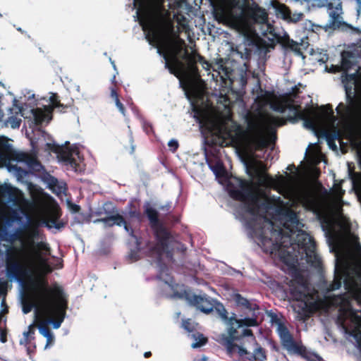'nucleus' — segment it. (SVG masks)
Listing matches in <instances>:
<instances>
[{"mask_svg": "<svg viewBox=\"0 0 361 361\" xmlns=\"http://www.w3.org/2000/svg\"><path fill=\"white\" fill-rule=\"evenodd\" d=\"M42 238L37 227L31 228L27 232L25 244L21 247L11 245L6 249L4 266L6 280L0 279V294L6 293L8 283L16 281L23 286L25 298L29 300V286L31 281L42 279L34 277L36 267L42 266L47 272L52 271L48 264L51 247Z\"/></svg>", "mask_w": 361, "mask_h": 361, "instance_id": "1", "label": "nucleus"}, {"mask_svg": "<svg viewBox=\"0 0 361 361\" xmlns=\"http://www.w3.org/2000/svg\"><path fill=\"white\" fill-rule=\"evenodd\" d=\"M164 0H132L133 16L138 21L150 44L169 47V43L174 35L173 24L166 18Z\"/></svg>", "mask_w": 361, "mask_h": 361, "instance_id": "2", "label": "nucleus"}, {"mask_svg": "<svg viewBox=\"0 0 361 361\" xmlns=\"http://www.w3.org/2000/svg\"><path fill=\"white\" fill-rule=\"evenodd\" d=\"M28 298L32 305H39L49 317L47 322L51 324L54 329L61 326L68 306L61 287L51 288L45 279L33 280L29 286Z\"/></svg>", "mask_w": 361, "mask_h": 361, "instance_id": "3", "label": "nucleus"}, {"mask_svg": "<svg viewBox=\"0 0 361 361\" xmlns=\"http://www.w3.org/2000/svg\"><path fill=\"white\" fill-rule=\"evenodd\" d=\"M258 245L266 254L278 255L280 259L286 264H293L298 260V254L295 249L302 250V252L310 249H316V243L314 238L305 231H299L293 242L290 245H285V241H274L271 237L267 235V231L260 227L258 232Z\"/></svg>", "mask_w": 361, "mask_h": 361, "instance_id": "4", "label": "nucleus"}, {"mask_svg": "<svg viewBox=\"0 0 361 361\" xmlns=\"http://www.w3.org/2000/svg\"><path fill=\"white\" fill-rule=\"evenodd\" d=\"M228 192L231 198L243 202L246 212L253 216L261 210L267 212L273 207V202L269 198L260 202L259 191L251 180L233 178L228 184Z\"/></svg>", "mask_w": 361, "mask_h": 361, "instance_id": "5", "label": "nucleus"}, {"mask_svg": "<svg viewBox=\"0 0 361 361\" xmlns=\"http://www.w3.org/2000/svg\"><path fill=\"white\" fill-rule=\"evenodd\" d=\"M361 42L348 44L343 50L344 90H361Z\"/></svg>", "mask_w": 361, "mask_h": 361, "instance_id": "6", "label": "nucleus"}, {"mask_svg": "<svg viewBox=\"0 0 361 361\" xmlns=\"http://www.w3.org/2000/svg\"><path fill=\"white\" fill-rule=\"evenodd\" d=\"M144 212L157 240L154 250L159 257L166 255V258L171 261L173 256L172 243L174 238L171 231L160 221L159 212L154 208L151 207L149 203L145 205Z\"/></svg>", "mask_w": 361, "mask_h": 361, "instance_id": "7", "label": "nucleus"}, {"mask_svg": "<svg viewBox=\"0 0 361 361\" xmlns=\"http://www.w3.org/2000/svg\"><path fill=\"white\" fill-rule=\"evenodd\" d=\"M259 314V312H251L248 315H244L242 319H238L235 313L232 314L229 318L228 327L226 329V343L229 350L234 347L232 344L233 340H240L245 337L250 338L251 341L255 340V336L251 329L240 330V329L243 326H257L259 325L257 322Z\"/></svg>", "mask_w": 361, "mask_h": 361, "instance_id": "8", "label": "nucleus"}, {"mask_svg": "<svg viewBox=\"0 0 361 361\" xmlns=\"http://www.w3.org/2000/svg\"><path fill=\"white\" fill-rule=\"evenodd\" d=\"M302 92H286L281 97L274 99L270 107L274 111L284 113L287 110L293 114V117L290 119H300L304 121V125L307 128L313 129L316 126L314 118L310 116V113L305 110H302L300 104L295 103L292 97H295Z\"/></svg>", "mask_w": 361, "mask_h": 361, "instance_id": "9", "label": "nucleus"}, {"mask_svg": "<svg viewBox=\"0 0 361 361\" xmlns=\"http://www.w3.org/2000/svg\"><path fill=\"white\" fill-rule=\"evenodd\" d=\"M4 192L8 199L16 208L0 206V227L10 226L15 221H20V214H25L27 201L21 190L16 188L7 187Z\"/></svg>", "mask_w": 361, "mask_h": 361, "instance_id": "10", "label": "nucleus"}, {"mask_svg": "<svg viewBox=\"0 0 361 361\" xmlns=\"http://www.w3.org/2000/svg\"><path fill=\"white\" fill-rule=\"evenodd\" d=\"M208 70L212 69L216 73V77L220 76L221 79H228L231 83H238L242 89L247 88L248 90H263L260 85L259 78L254 74L241 72L239 78H235L233 71L227 66L223 59H219L214 64H208Z\"/></svg>", "mask_w": 361, "mask_h": 361, "instance_id": "11", "label": "nucleus"}, {"mask_svg": "<svg viewBox=\"0 0 361 361\" xmlns=\"http://www.w3.org/2000/svg\"><path fill=\"white\" fill-rule=\"evenodd\" d=\"M277 332L284 348L289 353L299 355L302 357H307L306 348L294 340L292 334L284 323L279 324L277 326Z\"/></svg>", "mask_w": 361, "mask_h": 361, "instance_id": "12", "label": "nucleus"}, {"mask_svg": "<svg viewBox=\"0 0 361 361\" xmlns=\"http://www.w3.org/2000/svg\"><path fill=\"white\" fill-rule=\"evenodd\" d=\"M248 126L250 132L248 138L249 146L255 151H259L267 148L270 145V142L264 133L263 128L257 123H250Z\"/></svg>", "mask_w": 361, "mask_h": 361, "instance_id": "13", "label": "nucleus"}, {"mask_svg": "<svg viewBox=\"0 0 361 361\" xmlns=\"http://www.w3.org/2000/svg\"><path fill=\"white\" fill-rule=\"evenodd\" d=\"M329 15V22L325 25V29L336 30V29H345L346 27L352 28L343 21L341 3L338 1L334 6L332 3H329L327 5Z\"/></svg>", "mask_w": 361, "mask_h": 361, "instance_id": "14", "label": "nucleus"}, {"mask_svg": "<svg viewBox=\"0 0 361 361\" xmlns=\"http://www.w3.org/2000/svg\"><path fill=\"white\" fill-rule=\"evenodd\" d=\"M267 49H259L257 45H252L250 47H246L245 45H240L235 49H232V56L235 58H240L243 60L248 61L256 60L257 57L264 59L267 55Z\"/></svg>", "mask_w": 361, "mask_h": 361, "instance_id": "15", "label": "nucleus"}, {"mask_svg": "<svg viewBox=\"0 0 361 361\" xmlns=\"http://www.w3.org/2000/svg\"><path fill=\"white\" fill-rule=\"evenodd\" d=\"M357 312V310L352 307L351 309L348 310L345 314H343V317L338 316L337 318L338 323L345 331V332L353 336L356 339L357 342L358 336H356L354 334L361 333V331H360L357 326L350 329V328L345 323L346 321L349 319L352 323L357 326L360 325L361 324V316L359 315Z\"/></svg>", "mask_w": 361, "mask_h": 361, "instance_id": "16", "label": "nucleus"}, {"mask_svg": "<svg viewBox=\"0 0 361 361\" xmlns=\"http://www.w3.org/2000/svg\"><path fill=\"white\" fill-rule=\"evenodd\" d=\"M250 16L254 22L260 26L259 34L264 37H267L269 34L273 35L274 27L268 23L267 13L264 9L255 6L251 9Z\"/></svg>", "mask_w": 361, "mask_h": 361, "instance_id": "17", "label": "nucleus"}, {"mask_svg": "<svg viewBox=\"0 0 361 361\" xmlns=\"http://www.w3.org/2000/svg\"><path fill=\"white\" fill-rule=\"evenodd\" d=\"M214 12L224 19L233 17V9L238 4V0H209Z\"/></svg>", "mask_w": 361, "mask_h": 361, "instance_id": "18", "label": "nucleus"}, {"mask_svg": "<svg viewBox=\"0 0 361 361\" xmlns=\"http://www.w3.org/2000/svg\"><path fill=\"white\" fill-rule=\"evenodd\" d=\"M185 97L193 101L191 102L193 111L200 117L204 118L206 116V111L204 109V98L208 97L209 92H184ZM209 99L207 98L206 102Z\"/></svg>", "mask_w": 361, "mask_h": 361, "instance_id": "19", "label": "nucleus"}, {"mask_svg": "<svg viewBox=\"0 0 361 361\" xmlns=\"http://www.w3.org/2000/svg\"><path fill=\"white\" fill-rule=\"evenodd\" d=\"M271 4L275 9L276 16L288 22L296 23L302 17V13H300L291 14L290 11L286 5L279 3L276 0L272 1Z\"/></svg>", "mask_w": 361, "mask_h": 361, "instance_id": "20", "label": "nucleus"}, {"mask_svg": "<svg viewBox=\"0 0 361 361\" xmlns=\"http://www.w3.org/2000/svg\"><path fill=\"white\" fill-rule=\"evenodd\" d=\"M233 300L242 312V314H240V317L248 315L251 312H259V307L258 305L251 302L240 293H234L233 295Z\"/></svg>", "mask_w": 361, "mask_h": 361, "instance_id": "21", "label": "nucleus"}, {"mask_svg": "<svg viewBox=\"0 0 361 361\" xmlns=\"http://www.w3.org/2000/svg\"><path fill=\"white\" fill-rule=\"evenodd\" d=\"M226 338H227V334H222L221 336L220 343L222 345H224L225 347V348L226 349L227 353L229 355H233L235 353H238L240 356H243V355L250 354V353L247 350V349L243 347V345L245 344V343H244L245 338H240V340H233L232 341V344L234 345V347H233V349H231V350H229L228 349V345H226Z\"/></svg>", "mask_w": 361, "mask_h": 361, "instance_id": "22", "label": "nucleus"}, {"mask_svg": "<svg viewBox=\"0 0 361 361\" xmlns=\"http://www.w3.org/2000/svg\"><path fill=\"white\" fill-rule=\"evenodd\" d=\"M314 304L305 300L298 302L293 305L294 311L298 314L300 319L305 320L310 317L312 313V307Z\"/></svg>", "mask_w": 361, "mask_h": 361, "instance_id": "23", "label": "nucleus"}, {"mask_svg": "<svg viewBox=\"0 0 361 361\" xmlns=\"http://www.w3.org/2000/svg\"><path fill=\"white\" fill-rule=\"evenodd\" d=\"M109 220H113V224H114V226H123L125 231L128 233L132 238L136 240H138L137 235L135 234L134 229L123 215L116 212L113 215H111V219Z\"/></svg>", "mask_w": 361, "mask_h": 361, "instance_id": "24", "label": "nucleus"}, {"mask_svg": "<svg viewBox=\"0 0 361 361\" xmlns=\"http://www.w3.org/2000/svg\"><path fill=\"white\" fill-rule=\"evenodd\" d=\"M334 300L339 306V314L338 316L343 317V314H345L348 310L353 307L350 299L348 293L339 294L334 297Z\"/></svg>", "mask_w": 361, "mask_h": 361, "instance_id": "25", "label": "nucleus"}, {"mask_svg": "<svg viewBox=\"0 0 361 361\" xmlns=\"http://www.w3.org/2000/svg\"><path fill=\"white\" fill-rule=\"evenodd\" d=\"M126 209L129 219H135L138 223L142 221L143 216L140 211V203L136 200H130L126 206Z\"/></svg>", "mask_w": 361, "mask_h": 361, "instance_id": "26", "label": "nucleus"}, {"mask_svg": "<svg viewBox=\"0 0 361 361\" xmlns=\"http://www.w3.org/2000/svg\"><path fill=\"white\" fill-rule=\"evenodd\" d=\"M191 303L206 314L213 310V306L209 301L200 295H194L191 299Z\"/></svg>", "mask_w": 361, "mask_h": 361, "instance_id": "27", "label": "nucleus"}, {"mask_svg": "<svg viewBox=\"0 0 361 361\" xmlns=\"http://www.w3.org/2000/svg\"><path fill=\"white\" fill-rule=\"evenodd\" d=\"M323 135L325 137L327 144L331 148L334 149H337L335 141L342 139V133L340 130L334 127L331 130H324Z\"/></svg>", "mask_w": 361, "mask_h": 361, "instance_id": "28", "label": "nucleus"}, {"mask_svg": "<svg viewBox=\"0 0 361 361\" xmlns=\"http://www.w3.org/2000/svg\"><path fill=\"white\" fill-rule=\"evenodd\" d=\"M61 216V213L59 209H56L51 211L49 216L45 221L46 226L49 228L54 227L57 229H61V228H63L65 226V224L62 221H59Z\"/></svg>", "mask_w": 361, "mask_h": 361, "instance_id": "29", "label": "nucleus"}, {"mask_svg": "<svg viewBox=\"0 0 361 361\" xmlns=\"http://www.w3.org/2000/svg\"><path fill=\"white\" fill-rule=\"evenodd\" d=\"M284 47L290 49L293 51H294L297 55H302L301 49H307L308 47V43L305 42L304 40H301V43L298 44V42L293 41V39H290L289 38L284 39L283 41Z\"/></svg>", "mask_w": 361, "mask_h": 361, "instance_id": "30", "label": "nucleus"}, {"mask_svg": "<svg viewBox=\"0 0 361 361\" xmlns=\"http://www.w3.org/2000/svg\"><path fill=\"white\" fill-rule=\"evenodd\" d=\"M255 346L252 354L249 358L252 361H266L267 359V352L256 341H252Z\"/></svg>", "mask_w": 361, "mask_h": 361, "instance_id": "31", "label": "nucleus"}, {"mask_svg": "<svg viewBox=\"0 0 361 361\" xmlns=\"http://www.w3.org/2000/svg\"><path fill=\"white\" fill-rule=\"evenodd\" d=\"M57 157L62 161L66 162L71 166H76V161L73 157V153L71 149H65L63 147L61 148V150L57 154Z\"/></svg>", "mask_w": 361, "mask_h": 361, "instance_id": "32", "label": "nucleus"}, {"mask_svg": "<svg viewBox=\"0 0 361 361\" xmlns=\"http://www.w3.org/2000/svg\"><path fill=\"white\" fill-rule=\"evenodd\" d=\"M319 114L324 119L330 121L332 123L337 120L331 104L322 106L319 109Z\"/></svg>", "mask_w": 361, "mask_h": 361, "instance_id": "33", "label": "nucleus"}, {"mask_svg": "<svg viewBox=\"0 0 361 361\" xmlns=\"http://www.w3.org/2000/svg\"><path fill=\"white\" fill-rule=\"evenodd\" d=\"M343 278V272L338 270L337 268H336L334 281L328 286L327 291L331 292V291H334V290H338L342 286Z\"/></svg>", "mask_w": 361, "mask_h": 361, "instance_id": "34", "label": "nucleus"}, {"mask_svg": "<svg viewBox=\"0 0 361 361\" xmlns=\"http://www.w3.org/2000/svg\"><path fill=\"white\" fill-rule=\"evenodd\" d=\"M316 249H310L305 252L307 263L314 267H319L321 264V259L315 252Z\"/></svg>", "mask_w": 361, "mask_h": 361, "instance_id": "35", "label": "nucleus"}, {"mask_svg": "<svg viewBox=\"0 0 361 361\" xmlns=\"http://www.w3.org/2000/svg\"><path fill=\"white\" fill-rule=\"evenodd\" d=\"M303 205L309 210L314 211L318 207V201L317 198L312 195H305L302 197Z\"/></svg>", "mask_w": 361, "mask_h": 361, "instance_id": "36", "label": "nucleus"}, {"mask_svg": "<svg viewBox=\"0 0 361 361\" xmlns=\"http://www.w3.org/2000/svg\"><path fill=\"white\" fill-rule=\"evenodd\" d=\"M192 338L195 341V342L192 344V348H200L204 345L208 341V338L200 332L192 334Z\"/></svg>", "mask_w": 361, "mask_h": 361, "instance_id": "37", "label": "nucleus"}, {"mask_svg": "<svg viewBox=\"0 0 361 361\" xmlns=\"http://www.w3.org/2000/svg\"><path fill=\"white\" fill-rule=\"evenodd\" d=\"M27 166L31 172L40 173L42 171L44 170V166L37 159V157L35 154H34V156L31 159V161Z\"/></svg>", "mask_w": 361, "mask_h": 361, "instance_id": "38", "label": "nucleus"}, {"mask_svg": "<svg viewBox=\"0 0 361 361\" xmlns=\"http://www.w3.org/2000/svg\"><path fill=\"white\" fill-rule=\"evenodd\" d=\"M35 330L34 326L32 324L28 326V330L23 333L24 338L20 341V343L21 345L25 344V345L30 344L31 341L35 338Z\"/></svg>", "mask_w": 361, "mask_h": 361, "instance_id": "39", "label": "nucleus"}, {"mask_svg": "<svg viewBox=\"0 0 361 361\" xmlns=\"http://www.w3.org/2000/svg\"><path fill=\"white\" fill-rule=\"evenodd\" d=\"M290 293L293 300L300 302L307 298L306 293L298 287H293L290 289Z\"/></svg>", "mask_w": 361, "mask_h": 361, "instance_id": "40", "label": "nucleus"}, {"mask_svg": "<svg viewBox=\"0 0 361 361\" xmlns=\"http://www.w3.org/2000/svg\"><path fill=\"white\" fill-rule=\"evenodd\" d=\"M34 123L36 126H40L46 118V114L40 109H32Z\"/></svg>", "mask_w": 361, "mask_h": 361, "instance_id": "41", "label": "nucleus"}, {"mask_svg": "<svg viewBox=\"0 0 361 361\" xmlns=\"http://www.w3.org/2000/svg\"><path fill=\"white\" fill-rule=\"evenodd\" d=\"M343 283L345 289L348 292H355L357 288V284L353 278L348 276L343 281Z\"/></svg>", "mask_w": 361, "mask_h": 361, "instance_id": "42", "label": "nucleus"}, {"mask_svg": "<svg viewBox=\"0 0 361 361\" xmlns=\"http://www.w3.org/2000/svg\"><path fill=\"white\" fill-rule=\"evenodd\" d=\"M215 309L216 311L218 312L219 315L220 316V317L221 318V319L226 323L227 327H228V322L230 317H228V312L226 310L225 307L222 304L219 303L216 306Z\"/></svg>", "mask_w": 361, "mask_h": 361, "instance_id": "43", "label": "nucleus"}, {"mask_svg": "<svg viewBox=\"0 0 361 361\" xmlns=\"http://www.w3.org/2000/svg\"><path fill=\"white\" fill-rule=\"evenodd\" d=\"M209 167L216 176H221L225 173V168L222 162L216 161L214 164H209Z\"/></svg>", "mask_w": 361, "mask_h": 361, "instance_id": "44", "label": "nucleus"}, {"mask_svg": "<svg viewBox=\"0 0 361 361\" xmlns=\"http://www.w3.org/2000/svg\"><path fill=\"white\" fill-rule=\"evenodd\" d=\"M111 97L115 101L116 106L118 109L119 111L123 116H125L126 109L124 107L123 104L121 102L119 99L120 95L118 94V92H111Z\"/></svg>", "mask_w": 361, "mask_h": 361, "instance_id": "45", "label": "nucleus"}, {"mask_svg": "<svg viewBox=\"0 0 361 361\" xmlns=\"http://www.w3.org/2000/svg\"><path fill=\"white\" fill-rule=\"evenodd\" d=\"M104 213L108 216L113 215L118 212L117 207L111 202H106L103 204Z\"/></svg>", "mask_w": 361, "mask_h": 361, "instance_id": "46", "label": "nucleus"}, {"mask_svg": "<svg viewBox=\"0 0 361 361\" xmlns=\"http://www.w3.org/2000/svg\"><path fill=\"white\" fill-rule=\"evenodd\" d=\"M34 154L27 152H19L16 154V159L17 161L24 162L27 165Z\"/></svg>", "mask_w": 361, "mask_h": 361, "instance_id": "47", "label": "nucleus"}, {"mask_svg": "<svg viewBox=\"0 0 361 361\" xmlns=\"http://www.w3.org/2000/svg\"><path fill=\"white\" fill-rule=\"evenodd\" d=\"M48 324L49 323L47 322V321H44L42 322L38 326L39 333L43 336H50V334H51V331L48 326Z\"/></svg>", "mask_w": 361, "mask_h": 361, "instance_id": "48", "label": "nucleus"}, {"mask_svg": "<svg viewBox=\"0 0 361 361\" xmlns=\"http://www.w3.org/2000/svg\"><path fill=\"white\" fill-rule=\"evenodd\" d=\"M229 93L235 94L238 97H243L246 94V92H216L214 94L212 93V94L219 96L220 97L224 98L225 101H227L228 100V94Z\"/></svg>", "mask_w": 361, "mask_h": 361, "instance_id": "49", "label": "nucleus"}, {"mask_svg": "<svg viewBox=\"0 0 361 361\" xmlns=\"http://www.w3.org/2000/svg\"><path fill=\"white\" fill-rule=\"evenodd\" d=\"M50 101L52 106L54 108H58V107H63V109L68 108L67 105H63L61 104L60 101L59 100V97L56 94L52 93V95L50 97Z\"/></svg>", "mask_w": 361, "mask_h": 361, "instance_id": "50", "label": "nucleus"}, {"mask_svg": "<svg viewBox=\"0 0 361 361\" xmlns=\"http://www.w3.org/2000/svg\"><path fill=\"white\" fill-rule=\"evenodd\" d=\"M165 270L166 271H169V269L167 268L166 266L164 265V267H163L161 268V271H160V273L159 274V275L157 276V277L161 279V280H163L164 281V282L166 283H168L169 284L170 282H172V279H171L170 276L168 274H166V278H164V273H165Z\"/></svg>", "mask_w": 361, "mask_h": 361, "instance_id": "51", "label": "nucleus"}, {"mask_svg": "<svg viewBox=\"0 0 361 361\" xmlns=\"http://www.w3.org/2000/svg\"><path fill=\"white\" fill-rule=\"evenodd\" d=\"M110 219L111 215L105 218L96 219L94 220V223L102 222L106 227H113L114 224H113V220H109Z\"/></svg>", "mask_w": 361, "mask_h": 361, "instance_id": "52", "label": "nucleus"}, {"mask_svg": "<svg viewBox=\"0 0 361 361\" xmlns=\"http://www.w3.org/2000/svg\"><path fill=\"white\" fill-rule=\"evenodd\" d=\"M47 149L51 151L54 153L58 154L59 152L61 150V148L63 146H61L56 143H47L46 144Z\"/></svg>", "mask_w": 361, "mask_h": 361, "instance_id": "53", "label": "nucleus"}, {"mask_svg": "<svg viewBox=\"0 0 361 361\" xmlns=\"http://www.w3.org/2000/svg\"><path fill=\"white\" fill-rule=\"evenodd\" d=\"M182 326L188 332H192L194 331V326L190 319L183 320Z\"/></svg>", "mask_w": 361, "mask_h": 361, "instance_id": "54", "label": "nucleus"}, {"mask_svg": "<svg viewBox=\"0 0 361 361\" xmlns=\"http://www.w3.org/2000/svg\"><path fill=\"white\" fill-rule=\"evenodd\" d=\"M168 146L171 152H175L178 149L179 144L176 140L171 139L168 142Z\"/></svg>", "mask_w": 361, "mask_h": 361, "instance_id": "55", "label": "nucleus"}, {"mask_svg": "<svg viewBox=\"0 0 361 361\" xmlns=\"http://www.w3.org/2000/svg\"><path fill=\"white\" fill-rule=\"evenodd\" d=\"M10 123L13 128H19L21 123V120L16 117L11 116L9 118Z\"/></svg>", "mask_w": 361, "mask_h": 361, "instance_id": "56", "label": "nucleus"}, {"mask_svg": "<svg viewBox=\"0 0 361 361\" xmlns=\"http://www.w3.org/2000/svg\"><path fill=\"white\" fill-rule=\"evenodd\" d=\"M142 127H143L145 132L147 134H150V133H153V126L151 123H149L148 121H144Z\"/></svg>", "mask_w": 361, "mask_h": 361, "instance_id": "57", "label": "nucleus"}, {"mask_svg": "<svg viewBox=\"0 0 361 361\" xmlns=\"http://www.w3.org/2000/svg\"><path fill=\"white\" fill-rule=\"evenodd\" d=\"M287 216L288 217L289 221L293 224H297L298 221V216L295 212L293 211H290L288 212Z\"/></svg>", "mask_w": 361, "mask_h": 361, "instance_id": "58", "label": "nucleus"}, {"mask_svg": "<svg viewBox=\"0 0 361 361\" xmlns=\"http://www.w3.org/2000/svg\"><path fill=\"white\" fill-rule=\"evenodd\" d=\"M328 55L326 53H319V56L315 58L318 62L325 63L328 61Z\"/></svg>", "mask_w": 361, "mask_h": 361, "instance_id": "59", "label": "nucleus"}, {"mask_svg": "<svg viewBox=\"0 0 361 361\" xmlns=\"http://www.w3.org/2000/svg\"><path fill=\"white\" fill-rule=\"evenodd\" d=\"M0 341L2 343H5L7 342V330L6 329H1L0 328Z\"/></svg>", "mask_w": 361, "mask_h": 361, "instance_id": "60", "label": "nucleus"}, {"mask_svg": "<svg viewBox=\"0 0 361 361\" xmlns=\"http://www.w3.org/2000/svg\"><path fill=\"white\" fill-rule=\"evenodd\" d=\"M258 178L262 183L271 180V178L267 173H259Z\"/></svg>", "mask_w": 361, "mask_h": 361, "instance_id": "61", "label": "nucleus"}, {"mask_svg": "<svg viewBox=\"0 0 361 361\" xmlns=\"http://www.w3.org/2000/svg\"><path fill=\"white\" fill-rule=\"evenodd\" d=\"M357 93H361V92H345L347 100L352 102Z\"/></svg>", "mask_w": 361, "mask_h": 361, "instance_id": "62", "label": "nucleus"}, {"mask_svg": "<svg viewBox=\"0 0 361 361\" xmlns=\"http://www.w3.org/2000/svg\"><path fill=\"white\" fill-rule=\"evenodd\" d=\"M347 109V107L342 103L341 102L336 107V110L337 111V113L338 114H342L343 113V111Z\"/></svg>", "mask_w": 361, "mask_h": 361, "instance_id": "63", "label": "nucleus"}, {"mask_svg": "<svg viewBox=\"0 0 361 361\" xmlns=\"http://www.w3.org/2000/svg\"><path fill=\"white\" fill-rule=\"evenodd\" d=\"M36 345H34L32 348L31 346L27 347V353L31 357L32 355L35 353Z\"/></svg>", "mask_w": 361, "mask_h": 361, "instance_id": "64", "label": "nucleus"}]
</instances>
